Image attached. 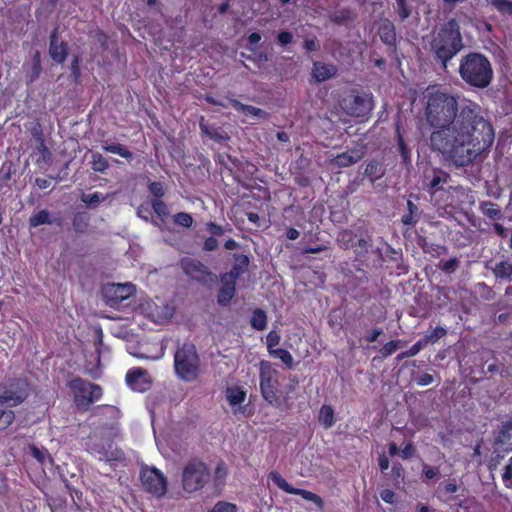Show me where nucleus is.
<instances>
[{
    "mask_svg": "<svg viewBox=\"0 0 512 512\" xmlns=\"http://www.w3.org/2000/svg\"><path fill=\"white\" fill-rule=\"evenodd\" d=\"M52 223H56L57 225H60L61 219L52 220L50 218L49 212L46 209H42V210L38 211L37 213H34L29 218V226L33 227V228L38 227L40 225L52 224Z\"/></svg>",
    "mask_w": 512,
    "mask_h": 512,
    "instance_id": "nucleus-28",
    "label": "nucleus"
},
{
    "mask_svg": "<svg viewBox=\"0 0 512 512\" xmlns=\"http://www.w3.org/2000/svg\"><path fill=\"white\" fill-rule=\"evenodd\" d=\"M450 174L442 169H434L431 177H426L428 182L426 183L427 190L430 194H435L438 191L444 189V185L450 180Z\"/></svg>",
    "mask_w": 512,
    "mask_h": 512,
    "instance_id": "nucleus-21",
    "label": "nucleus"
},
{
    "mask_svg": "<svg viewBox=\"0 0 512 512\" xmlns=\"http://www.w3.org/2000/svg\"><path fill=\"white\" fill-rule=\"evenodd\" d=\"M357 271L360 273L359 276L354 275L350 269L342 268V272L346 278L345 285L351 289H354L364 282H367L366 272L362 269H357Z\"/></svg>",
    "mask_w": 512,
    "mask_h": 512,
    "instance_id": "nucleus-27",
    "label": "nucleus"
},
{
    "mask_svg": "<svg viewBox=\"0 0 512 512\" xmlns=\"http://www.w3.org/2000/svg\"><path fill=\"white\" fill-rule=\"evenodd\" d=\"M230 103L235 110L243 112L246 115H252L259 118H264L267 115L265 110L252 105L243 104L237 99H230Z\"/></svg>",
    "mask_w": 512,
    "mask_h": 512,
    "instance_id": "nucleus-25",
    "label": "nucleus"
},
{
    "mask_svg": "<svg viewBox=\"0 0 512 512\" xmlns=\"http://www.w3.org/2000/svg\"><path fill=\"white\" fill-rule=\"evenodd\" d=\"M419 221V208L411 200L407 201V212L402 215L401 222L406 226L414 227Z\"/></svg>",
    "mask_w": 512,
    "mask_h": 512,
    "instance_id": "nucleus-30",
    "label": "nucleus"
},
{
    "mask_svg": "<svg viewBox=\"0 0 512 512\" xmlns=\"http://www.w3.org/2000/svg\"><path fill=\"white\" fill-rule=\"evenodd\" d=\"M502 480L507 488L512 489V457L509 459L507 465L504 467Z\"/></svg>",
    "mask_w": 512,
    "mask_h": 512,
    "instance_id": "nucleus-54",
    "label": "nucleus"
},
{
    "mask_svg": "<svg viewBox=\"0 0 512 512\" xmlns=\"http://www.w3.org/2000/svg\"><path fill=\"white\" fill-rule=\"evenodd\" d=\"M490 4L502 15H512V1L490 0Z\"/></svg>",
    "mask_w": 512,
    "mask_h": 512,
    "instance_id": "nucleus-45",
    "label": "nucleus"
},
{
    "mask_svg": "<svg viewBox=\"0 0 512 512\" xmlns=\"http://www.w3.org/2000/svg\"><path fill=\"white\" fill-rule=\"evenodd\" d=\"M397 13L402 21L410 17L412 10L407 4V0H396Z\"/></svg>",
    "mask_w": 512,
    "mask_h": 512,
    "instance_id": "nucleus-50",
    "label": "nucleus"
},
{
    "mask_svg": "<svg viewBox=\"0 0 512 512\" xmlns=\"http://www.w3.org/2000/svg\"><path fill=\"white\" fill-rule=\"evenodd\" d=\"M134 292V286L130 283H113L103 287L102 294L110 307H115L123 300L128 299Z\"/></svg>",
    "mask_w": 512,
    "mask_h": 512,
    "instance_id": "nucleus-14",
    "label": "nucleus"
},
{
    "mask_svg": "<svg viewBox=\"0 0 512 512\" xmlns=\"http://www.w3.org/2000/svg\"><path fill=\"white\" fill-rule=\"evenodd\" d=\"M381 499L388 504H394L396 502V493L391 489H383L380 492Z\"/></svg>",
    "mask_w": 512,
    "mask_h": 512,
    "instance_id": "nucleus-57",
    "label": "nucleus"
},
{
    "mask_svg": "<svg viewBox=\"0 0 512 512\" xmlns=\"http://www.w3.org/2000/svg\"><path fill=\"white\" fill-rule=\"evenodd\" d=\"M102 149L105 151V152H109V153H113V154H117L119 156H121L122 158H125V159H132L133 157V153L127 149L126 146L122 145V144H115V143H112V144H104L102 145Z\"/></svg>",
    "mask_w": 512,
    "mask_h": 512,
    "instance_id": "nucleus-35",
    "label": "nucleus"
},
{
    "mask_svg": "<svg viewBox=\"0 0 512 512\" xmlns=\"http://www.w3.org/2000/svg\"><path fill=\"white\" fill-rule=\"evenodd\" d=\"M447 334V331L445 328L437 326L433 329V331L429 334H426L424 337L420 338L421 340L426 341V345L428 343H436L438 342L442 337H444Z\"/></svg>",
    "mask_w": 512,
    "mask_h": 512,
    "instance_id": "nucleus-46",
    "label": "nucleus"
},
{
    "mask_svg": "<svg viewBox=\"0 0 512 512\" xmlns=\"http://www.w3.org/2000/svg\"><path fill=\"white\" fill-rule=\"evenodd\" d=\"M49 55L51 59L58 63L63 64L68 56V44L65 41L59 42L58 28L53 29L49 37Z\"/></svg>",
    "mask_w": 512,
    "mask_h": 512,
    "instance_id": "nucleus-16",
    "label": "nucleus"
},
{
    "mask_svg": "<svg viewBox=\"0 0 512 512\" xmlns=\"http://www.w3.org/2000/svg\"><path fill=\"white\" fill-rule=\"evenodd\" d=\"M259 380L260 391L264 400L274 407H280L282 400L278 395V371L273 368L271 362L266 360L260 362Z\"/></svg>",
    "mask_w": 512,
    "mask_h": 512,
    "instance_id": "nucleus-8",
    "label": "nucleus"
},
{
    "mask_svg": "<svg viewBox=\"0 0 512 512\" xmlns=\"http://www.w3.org/2000/svg\"><path fill=\"white\" fill-rule=\"evenodd\" d=\"M270 355L275 358H279L288 368L294 366V359L291 353L283 348H277L275 351H270Z\"/></svg>",
    "mask_w": 512,
    "mask_h": 512,
    "instance_id": "nucleus-42",
    "label": "nucleus"
},
{
    "mask_svg": "<svg viewBox=\"0 0 512 512\" xmlns=\"http://www.w3.org/2000/svg\"><path fill=\"white\" fill-rule=\"evenodd\" d=\"M211 480V470L207 463L198 457L190 458L182 467V489L192 494L202 490Z\"/></svg>",
    "mask_w": 512,
    "mask_h": 512,
    "instance_id": "nucleus-6",
    "label": "nucleus"
},
{
    "mask_svg": "<svg viewBox=\"0 0 512 512\" xmlns=\"http://www.w3.org/2000/svg\"><path fill=\"white\" fill-rule=\"evenodd\" d=\"M109 167L108 161L102 154L96 152L92 154L91 168L95 172L104 173Z\"/></svg>",
    "mask_w": 512,
    "mask_h": 512,
    "instance_id": "nucleus-40",
    "label": "nucleus"
},
{
    "mask_svg": "<svg viewBox=\"0 0 512 512\" xmlns=\"http://www.w3.org/2000/svg\"><path fill=\"white\" fill-rule=\"evenodd\" d=\"M365 175L371 178V181L374 182L377 179H380L385 174V169L383 164L378 160H371L365 168Z\"/></svg>",
    "mask_w": 512,
    "mask_h": 512,
    "instance_id": "nucleus-33",
    "label": "nucleus"
},
{
    "mask_svg": "<svg viewBox=\"0 0 512 512\" xmlns=\"http://www.w3.org/2000/svg\"><path fill=\"white\" fill-rule=\"evenodd\" d=\"M125 380L131 389L138 392H145L151 386L147 371L140 367L129 369L126 373Z\"/></svg>",
    "mask_w": 512,
    "mask_h": 512,
    "instance_id": "nucleus-15",
    "label": "nucleus"
},
{
    "mask_svg": "<svg viewBox=\"0 0 512 512\" xmlns=\"http://www.w3.org/2000/svg\"><path fill=\"white\" fill-rule=\"evenodd\" d=\"M338 69L333 64L316 61L313 63L312 76L317 82H324L337 75Z\"/></svg>",
    "mask_w": 512,
    "mask_h": 512,
    "instance_id": "nucleus-20",
    "label": "nucleus"
},
{
    "mask_svg": "<svg viewBox=\"0 0 512 512\" xmlns=\"http://www.w3.org/2000/svg\"><path fill=\"white\" fill-rule=\"evenodd\" d=\"M478 210L485 218L491 221H499L503 218L501 207L497 203L490 200L480 201Z\"/></svg>",
    "mask_w": 512,
    "mask_h": 512,
    "instance_id": "nucleus-22",
    "label": "nucleus"
},
{
    "mask_svg": "<svg viewBox=\"0 0 512 512\" xmlns=\"http://www.w3.org/2000/svg\"><path fill=\"white\" fill-rule=\"evenodd\" d=\"M30 394V384L23 378H12L0 383V406L7 409L24 403Z\"/></svg>",
    "mask_w": 512,
    "mask_h": 512,
    "instance_id": "nucleus-9",
    "label": "nucleus"
},
{
    "mask_svg": "<svg viewBox=\"0 0 512 512\" xmlns=\"http://www.w3.org/2000/svg\"><path fill=\"white\" fill-rule=\"evenodd\" d=\"M226 399L231 406L240 405L246 399V392L238 386L229 387L226 390Z\"/></svg>",
    "mask_w": 512,
    "mask_h": 512,
    "instance_id": "nucleus-34",
    "label": "nucleus"
},
{
    "mask_svg": "<svg viewBox=\"0 0 512 512\" xmlns=\"http://www.w3.org/2000/svg\"><path fill=\"white\" fill-rule=\"evenodd\" d=\"M303 48L307 52H316L320 49V42L316 36L305 37L303 41Z\"/></svg>",
    "mask_w": 512,
    "mask_h": 512,
    "instance_id": "nucleus-53",
    "label": "nucleus"
},
{
    "mask_svg": "<svg viewBox=\"0 0 512 512\" xmlns=\"http://www.w3.org/2000/svg\"><path fill=\"white\" fill-rule=\"evenodd\" d=\"M318 421L320 425L325 429H329L335 424V412L332 406L327 404L321 406L319 410Z\"/></svg>",
    "mask_w": 512,
    "mask_h": 512,
    "instance_id": "nucleus-26",
    "label": "nucleus"
},
{
    "mask_svg": "<svg viewBox=\"0 0 512 512\" xmlns=\"http://www.w3.org/2000/svg\"><path fill=\"white\" fill-rule=\"evenodd\" d=\"M423 251L430 254L432 257H440L448 253V248L439 244H426L423 246Z\"/></svg>",
    "mask_w": 512,
    "mask_h": 512,
    "instance_id": "nucleus-47",
    "label": "nucleus"
},
{
    "mask_svg": "<svg viewBox=\"0 0 512 512\" xmlns=\"http://www.w3.org/2000/svg\"><path fill=\"white\" fill-rule=\"evenodd\" d=\"M363 156V153H360L358 150H351L347 152H343L337 154L332 160L331 163L334 166L339 168L350 167L353 164L357 163Z\"/></svg>",
    "mask_w": 512,
    "mask_h": 512,
    "instance_id": "nucleus-23",
    "label": "nucleus"
},
{
    "mask_svg": "<svg viewBox=\"0 0 512 512\" xmlns=\"http://www.w3.org/2000/svg\"><path fill=\"white\" fill-rule=\"evenodd\" d=\"M398 133V148L401 158L405 164L410 163V149L406 145L403 136L401 135L399 128H397Z\"/></svg>",
    "mask_w": 512,
    "mask_h": 512,
    "instance_id": "nucleus-48",
    "label": "nucleus"
},
{
    "mask_svg": "<svg viewBox=\"0 0 512 512\" xmlns=\"http://www.w3.org/2000/svg\"><path fill=\"white\" fill-rule=\"evenodd\" d=\"M372 247L371 237L360 238L355 240V253L358 258H365L369 249Z\"/></svg>",
    "mask_w": 512,
    "mask_h": 512,
    "instance_id": "nucleus-36",
    "label": "nucleus"
},
{
    "mask_svg": "<svg viewBox=\"0 0 512 512\" xmlns=\"http://www.w3.org/2000/svg\"><path fill=\"white\" fill-rule=\"evenodd\" d=\"M379 36L383 43L387 45H394L396 42L394 24L391 21L382 23L379 27Z\"/></svg>",
    "mask_w": 512,
    "mask_h": 512,
    "instance_id": "nucleus-29",
    "label": "nucleus"
},
{
    "mask_svg": "<svg viewBox=\"0 0 512 512\" xmlns=\"http://www.w3.org/2000/svg\"><path fill=\"white\" fill-rule=\"evenodd\" d=\"M147 188L149 193L154 196L155 199H162L165 196L166 190L162 182L149 181Z\"/></svg>",
    "mask_w": 512,
    "mask_h": 512,
    "instance_id": "nucleus-44",
    "label": "nucleus"
},
{
    "mask_svg": "<svg viewBox=\"0 0 512 512\" xmlns=\"http://www.w3.org/2000/svg\"><path fill=\"white\" fill-rule=\"evenodd\" d=\"M119 437L120 428L118 423L102 424L89 434L85 442V450L91 455H99L100 460L109 463L123 462L125 453L115 444V440Z\"/></svg>",
    "mask_w": 512,
    "mask_h": 512,
    "instance_id": "nucleus-3",
    "label": "nucleus"
},
{
    "mask_svg": "<svg viewBox=\"0 0 512 512\" xmlns=\"http://www.w3.org/2000/svg\"><path fill=\"white\" fill-rule=\"evenodd\" d=\"M339 105L347 115L365 118L373 108V101L368 94L352 89L341 98Z\"/></svg>",
    "mask_w": 512,
    "mask_h": 512,
    "instance_id": "nucleus-10",
    "label": "nucleus"
},
{
    "mask_svg": "<svg viewBox=\"0 0 512 512\" xmlns=\"http://www.w3.org/2000/svg\"><path fill=\"white\" fill-rule=\"evenodd\" d=\"M174 224L183 227L190 228L193 225V217L187 212H178L173 216Z\"/></svg>",
    "mask_w": 512,
    "mask_h": 512,
    "instance_id": "nucleus-43",
    "label": "nucleus"
},
{
    "mask_svg": "<svg viewBox=\"0 0 512 512\" xmlns=\"http://www.w3.org/2000/svg\"><path fill=\"white\" fill-rule=\"evenodd\" d=\"M267 314L266 312L261 308H256L253 310L251 319H250V325L252 328L258 331H262L266 329L267 327Z\"/></svg>",
    "mask_w": 512,
    "mask_h": 512,
    "instance_id": "nucleus-32",
    "label": "nucleus"
},
{
    "mask_svg": "<svg viewBox=\"0 0 512 512\" xmlns=\"http://www.w3.org/2000/svg\"><path fill=\"white\" fill-rule=\"evenodd\" d=\"M89 224V216L85 213H77L72 220V225L77 233H82L86 230Z\"/></svg>",
    "mask_w": 512,
    "mask_h": 512,
    "instance_id": "nucleus-41",
    "label": "nucleus"
},
{
    "mask_svg": "<svg viewBox=\"0 0 512 512\" xmlns=\"http://www.w3.org/2000/svg\"><path fill=\"white\" fill-rule=\"evenodd\" d=\"M180 267L188 278L202 285L214 283L217 280V276L198 259L184 257L180 260Z\"/></svg>",
    "mask_w": 512,
    "mask_h": 512,
    "instance_id": "nucleus-11",
    "label": "nucleus"
},
{
    "mask_svg": "<svg viewBox=\"0 0 512 512\" xmlns=\"http://www.w3.org/2000/svg\"><path fill=\"white\" fill-rule=\"evenodd\" d=\"M355 238H356V235L354 234V232L352 230L343 229L338 233L336 240H337L338 245L342 249L349 250L351 248H354Z\"/></svg>",
    "mask_w": 512,
    "mask_h": 512,
    "instance_id": "nucleus-31",
    "label": "nucleus"
},
{
    "mask_svg": "<svg viewBox=\"0 0 512 512\" xmlns=\"http://www.w3.org/2000/svg\"><path fill=\"white\" fill-rule=\"evenodd\" d=\"M491 271L496 279L507 280L512 278V262L509 259L496 262Z\"/></svg>",
    "mask_w": 512,
    "mask_h": 512,
    "instance_id": "nucleus-24",
    "label": "nucleus"
},
{
    "mask_svg": "<svg viewBox=\"0 0 512 512\" xmlns=\"http://www.w3.org/2000/svg\"><path fill=\"white\" fill-rule=\"evenodd\" d=\"M80 56L75 55L71 62V76L74 78L76 82H78L80 76H81V70H80Z\"/></svg>",
    "mask_w": 512,
    "mask_h": 512,
    "instance_id": "nucleus-56",
    "label": "nucleus"
},
{
    "mask_svg": "<svg viewBox=\"0 0 512 512\" xmlns=\"http://www.w3.org/2000/svg\"><path fill=\"white\" fill-rule=\"evenodd\" d=\"M382 334L383 329L381 327H376L364 336V340L368 343H372L375 342L378 339V337Z\"/></svg>",
    "mask_w": 512,
    "mask_h": 512,
    "instance_id": "nucleus-61",
    "label": "nucleus"
},
{
    "mask_svg": "<svg viewBox=\"0 0 512 512\" xmlns=\"http://www.w3.org/2000/svg\"><path fill=\"white\" fill-rule=\"evenodd\" d=\"M424 118L432 129L430 146L456 167H466L487 157L495 140V130L482 115L481 106L470 99L458 104L457 96L429 85L423 92Z\"/></svg>",
    "mask_w": 512,
    "mask_h": 512,
    "instance_id": "nucleus-1",
    "label": "nucleus"
},
{
    "mask_svg": "<svg viewBox=\"0 0 512 512\" xmlns=\"http://www.w3.org/2000/svg\"><path fill=\"white\" fill-rule=\"evenodd\" d=\"M31 455L38 460L40 463H44L46 455L45 453L39 449L35 444L29 446Z\"/></svg>",
    "mask_w": 512,
    "mask_h": 512,
    "instance_id": "nucleus-62",
    "label": "nucleus"
},
{
    "mask_svg": "<svg viewBox=\"0 0 512 512\" xmlns=\"http://www.w3.org/2000/svg\"><path fill=\"white\" fill-rule=\"evenodd\" d=\"M233 257L235 264L228 272L222 273L221 275L224 276V279H230L237 282L240 276L248 270L250 261L249 257L245 254H234Z\"/></svg>",
    "mask_w": 512,
    "mask_h": 512,
    "instance_id": "nucleus-19",
    "label": "nucleus"
},
{
    "mask_svg": "<svg viewBox=\"0 0 512 512\" xmlns=\"http://www.w3.org/2000/svg\"><path fill=\"white\" fill-rule=\"evenodd\" d=\"M140 481L145 491L156 497L167 492V478L156 467L145 466L140 471Z\"/></svg>",
    "mask_w": 512,
    "mask_h": 512,
    "instance_id": "nucleus-12",
    "label": "nucleus"
},
{
    "mask_svg": "<svg viewBox=\"0 0 512 512\" xmlns=\"http://www.w3.org/2000/svg\"><path fill=\"white\" fill-rule=\"evenodd\" d=\"M15 412L12 409L0 408V432L5 431L15 421Z\"/></svg>",
    "mask_w": 512,
    "mask_h": 512,
    "instance_id": "nucleus-37",
    "label": "nucleus"
},
{
    "mask_svg": "<svg viewBox=\"0 0 512 512\" xmlns=\"http://www.w3.org/2000/svg\"><path fill=\"white\" fill-rule=\"evenodd\" d=\"M429 46L435 60L446 69L448 63L464 46L458 21L451 18L442 24L438 30H434L431 33Z\"/></svg>",
    "mask_w": 512,
    "mask_h": 512,
    "instance_id": "nucleus-2",
    "label": "nucleus"
},
{
    "mask_svg": "<svg viewBox=\"0 0 512 512\" xmlns=\"http://www.w3.org/2000/svg\"><path fill=\"white\" fill-rule=\"evenodd\" d=\"M402 340H391L385 343L380 349L379 354L382 358L391 356L398 348L404 345Z\"/></svg>",
    "mask_w": 512,
    "mask_h": 512,
    "instance_id": "nucleus-38",
    "label": "nucleus"
},
{
    "mask_svg": "<svg viewBox=\"0 0 512 512\" xmlns=\"http://www.w3.org/2000/svg\"><path fill=\"white\" fill-rule=\"evenodd\" d=\"M220 282L221 287L218 290L217 302L220 306L225 307L230 304L236 294L237 282L230 279H224V276L222 275H220Z\"/></svg>",
    "mask_w": 512,
    "mask_h": 512,
    "instance_id": "nucleus-18",
    "label": "nucleus"
},
{
    "mask_svg": "<svg viewBox=\"0 0 512 512\" xmlns=\"http://www.w3.org/2000/svg\"><path fill=\"white\" fill-rule=\"evenodd\" d=\"M210 512H237V506L230 502L219 501Z\"/></svg>",
    "mask_w": 512,
    "mask_h": 512,
    "instance_id": "nucleus-52",
    "label": "nucleus"
},
{
    "mask_svg": "<svg viewBox=\"0 0 512 512\" xmlns=\"http://www.w3.org/2000/svg\"><path fill=\"white\" fill-rule=\"evenodd\" d=\"M416 448L412 442H408L401 450V456L403 459H409L414 456Z\"/></svg>",
    "mask_w": 512,
    "mask_h": 512,
    "instance_id": "nucleus-64",
    "label": "nucleus"
},
{
    "mask_svg": "<svg viewBox=\"0 0 512 512\" xmlns=\"http://www.w3.org/2000/svg\"><path fill=\"white\" fill-rule=\"evenodd\" d=\"M228 475V469L224 461H219L214 470L215 480L222 483Z\"/></svg>",
    "mask_w": 512,
    "mask_h": 512,
    "instance_id": "nucleus-51",
    "label": "nucleus"
},
{
    "mask_svg": "<svg viewBox=\"0 0 512 512\" xmlns=\"http://www.w3.org/2000/svg\"><path fill=\"white\" fill-rule=\"evenodd\" d=\"M102 199V194L99 192H94L82 196V201L86 204H96L99 203Z\"/></svg>",
    "mask_w": 512,
    "mask_h": 512,
    "instance_id": "nucleus-60",
    "label": "nucleus"
},
{
    "mask_svg": "<svg viewBox=\"0 0 512 512\" xmlns=\"http://www.w3.org/2000/svg\"><path fill=\"white\" fill-rule=\"evenodd\" d=\"M434 378L429 373H422L416 379L415 382L419 386H428L433 382Z\"/></svg>",
    "mask_w": 512,
    "mask_h": 512,
    "instance_id": "nucleus-63",
    "label": "nucleus"
},
{
    "mask_svg": "<svg viewBox=\"0 0 512 512\" xmlns=\"http://www.w3.org/2000/svg\"><path fill=\"white\" fill-rule=\"evenodd\" d=\"M277 40L281 46H286L292 42L293 34L290 31H281L277 35Z\"/></svg>",
    "mask_w": 512,
    "mask_h": 512,
    "instance_id": "nucleus-59",
    "label": "nucleus"
},
{
    "mask_svg": "<svg viewBox=\"0 0 512 512\" xmlns=\"http://www.w3.org/2000/svg\"><path fill=\"white\" fill-rule=\"evenodd\" d=\"M459 265V260L457 257H453V258H450L446 261H444L441 266H440V269L446 273V274H451L453 273L456 268L458 267Z\"/></svg>",
    "mask_w": 512,
    "mask_h": 512,
    "instance_id": "nucleus-55",
    "label": "nucleus"
},
{
    "mask_svg": "<svg viewBox=\"0 0 512 512\" xmlns=\"http://www.w3.org/2000/svg\"><path fill=\"white\" fill-rule=\"evenodd\" d=\"M67 386L73 395V401L79 410L87 411L91 404L103 396L102 387L81 377H74Z\"/></svg>",
    "mask_w": 512,
    "mask_h": 512,
    "instance_id": "nucleus-7",
    "label": "nucleus"
},
{
    "mask_svg": "<svg viewBox=\"0 0 512 512\" xmlns=\"http://www.w3.org/2000/svg\"><path fill=\"white\" fill-rule=\"evenodd\" d=\"M154 213L162 220L165 221L169 216L168 205L162 199H153L151 202Z\"/></svg>",
    "mask_w": 512,
    "mask_h": 512,
    "instance_id": "nucleus-39",
    "label": "nucleus"
},
{
    "mask_svg": "<svg viewBox=\"0 0 512 512\" xmlns=\"http://www.w3.org/2000/svg\"><path fill=\"white\" fill-rule=\"evenodd\" d=\"M281 340L280 334L276 330H271L267 336H266V345L267 350L270 353V351H275L277 348L276 346L279 345Z\"/></svg>",
    "mask_w": 512,
    "mask_h": 512,
    "instance_id": "nucleus-49",
    "label": "nucleus"
},
{
    "mask_svg": "<svg viewBox=\"0 0 512 512\" xmlns=\"http://www.w3.org/2000/svg\"><path fill=\"white\" fill-rule=\"evenodd\" d=\"M460 487L456 483L455 479H449L447 481H444L439 486V497L442 498V500L446 503L455 502L459 507H462L461 500L459 499V495H457V492L459 491Z\"/></svg>",
    "mask_w": 512,
    "mask_h": 512,
    "instance_id": "nucleus-17",
    "label": "nucleus"
},
{
    "mask_svg": "<svg viewBox=\"0 0 512 512\" xmlns=\"http://www.w3.org/2000/svg\"><path fill=\"white\" fill-rule=\"evenodd\" d=\"M268 477L282 491L288 494L301 496L303 499L313 502L319 508L323 507V499L319 495L305 489L293 487L284 479L280 473L273 471L269 474Z\"/></svg>",
    "mask_w": 512,
    "mask_h": 512,
    "instance_id": "nucleus-13",
    "label": "nucleus"
},
{
    "mask_svg": "<svg viewBox=\"0 0 512 512\" xmlns=\"http://www.w3.org/2000/svg\"><path fill=\"white\" fill-rule=\"evenodd\" d=\"M422 472L427 480H431L437 477L440 473L437 467H432L429 466L428 464H423Z\"/></svg>",
    "mask_w": 512,
    "mask_h": 512,
    "instance_id": "nucleus-58",
    "label": "nucleus"
},
{
    "mask_svg": "<svg viewBox=\"0 0 512 512\" xmlns=\"http://www.w3.org/2000/svg\"><path fill=\"white\" fill-rule=\"evenodd\" d=\"M174 371L176 376L185 382L195 381L200 373V357L196 346L184 342L174 353Z\"/></svg>",
    "mask_w": 512,
    "mask_h": 512,
    "instance_id": "nucleus-5",
    "label": "nucleus"
},
{
    "mask_svg": "<svg viewBox=\"0 0 512 512\" xmlns=\"http://www.w3.org/2000/svg\"><path fill=\"white\" fill-rule=\"evenodd\" d=\"M458 73L461 80L471 88L486 89L494 78L489 58L480 52H469L461 57Z\"/></svg>",
    "mask_w": 512,
    "mask_h": 512,
    "instance_id": "nucleus-4",
    "label": "nucleus"
}]
</instances>
